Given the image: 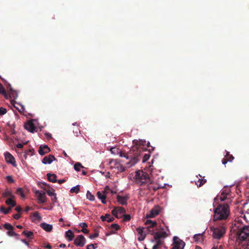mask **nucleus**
Wrapping results in <instances>:
<instances>
[{"instance_id":"24","label":"nucleus","mask_w":249,"mask_h":249,"mask_svg":"<svg viewBox=\"0 0 249 249\" xmlns=\"http://www.w3.org/2000/svg\"><path fill=\"white\" fill-rule=\"evenodd\" d=\"M101 219L103 221H106L107 222H111L114 220V218L109 214H106L105 215H102Z\"/></svg>"},{"instance_id":"4","label":"nucleus","mask_w":249,"mask_h":249,"mask_svg":"<svg viewBox=\"0 0 249 249\" xmlns=\"http://www.w3.org/2000/svg\"><path fill=\"white\" fill-rule=\"evenodd\" d=\"M111 169H114L116 173H118L125 171V167L121 163V161L118 159H111L108 163Z\"/></svg>"},{"instance_id":"7","label":"nucleus","mask_w":249,"mask_h":249,"mask_svg":"<svg viewBox=\"0 0 249 249\" xmlns=\"http://www.w3.org/2000/svg\"><path fill=\"white\" fill-rule=\"evenodd\" d=\"M213 231V236L215 239L221 238L225 233V229L223 226L211 228Z\"/></svg>"},{"instance_id":"44","label":"nucleus","mask_w":249,"mask_h":249,"mask_svg":"<svg viewBox=\"0 0 249 249\" xmlns=\"http://www.w3.org/2000/svg\"><path fill=\"white\" fill-rule=\"evenodd\" d=\"M226 158L227 159H228L229 161H232L234 159V157L232 155H230L229 152H227V154L226 155Z\"/></svg>"},{"instance_id":"36","label":"nucleus","mask_w":249,"mask_h":249,"mask_svg":"<svg viewBox=\"0 0 249 249\" xmlns=\"http://www.w3.org/2000/svg\"><path fill=\"white\" fill-rule=\"evenodd\" d=\"M79 190H80V185H77L75 187H72L71 190H70V192L71 193H78L79 191Z\"/></svg>"},{"instance_id":"8","label":"nucleus","mask_w":249,"mask_h":249,"mask_svg":"<svg viewBox=\"0 0 249 249\" xmlns=\"http://www.w3.org/2000/svg\"><path fill=\"white\" fill-rule=\"evenodd\" d=\"M185 243L178 237L175 236L173 237V242L171 245V249H183Z\"/></svg>"},{"instance_id":"17","label":"nucleus","mask_w":249,"mask_h":249,"mask_svg":"<svg viewBox=\"0 0 249 249\" xmlns=\"http://www.w3.org/2000/svg\"><path fill=\"white\" fill-rule=\"evenodd\" d=\"M25 128L30 131V132L33 133L36 127L35 124H33L32 121H28L24 125Z\"/></svg>"},{"instance_id":"19","label":"nucleus","mask_w":249,"mask_h":249,"mask_svg":"<svg viewBox=\"0 0 249 249\" xmlns=\"http://www.w3.org/2000/svg\"><path fill=\"white\" fill-rule=\"evenodd\" d=\"M55 157L52 155H49L48 156H45L42 160L43 164H50L53 160H55Z\"/></svg>"},{"instance_id":"18","label":"nucleus","mask_w":249,"mask_h":249,"mask_svg":"<svg viewBox=\"0 0 249 249\" xmlns=\"http://www.w3.org/2000/svg\"><path fill=\"white\" fill-rule=\"evenodd\" d=\"M5 159L7 162L14 164L15 163V160L14 157L9 152L5 153Z\"/></svg>"},{"instance_id":"56","label":"nucleus","mask_w":249,"mask_h":249,"mask_svg":"<svg viewBox=\"0 0 249 249\" xmlns=\"http://www.w3.org/2000/svg\"><path fill=\"white\" fill-rule=\"evenodd\" d=\"M81 231L85 234H88L89 233V231L86 228H83L82 230H81Z\"/></svg>"},{"instance_id":"28","label":"nucleus","mask_w":249,"mask_h":249,"mask_svg":"<svg viewBox=\"0 0 249 249\" xmlns=\"http://www.w3.org/2000/svg\"><path fill=\"white\" fill-rule=\"evenodd\" d=\"M32 218L33 221H35L36 220L40 221L41 217L38 212H36L32 213Z\"/></svg>"},{"instance_id":"41","label":"nucleus","mask_w":249,"mask_h":249,"mask_svg":"<svg viewBox=\"0 0 249 249\" xmlns=\"http://www.w3.org/2000/svg\"><path fill=\"white\" fill-rule=\"evenodd\" d=\"M83 167H84L82 165V164L79 162L76 163L74 166V169L77 171H79L80 168Z\"/></svg>"},{"instance_id":"47","label":"nucleus","mask_w":249,"mask_h":249,"mask_svg":"<svg viewBox=\"0 0 249 249\" xmlns=\"http://www.w3.org/2000/svg\"><path fill=\"white\" fill-rule=\"evenodd\" d=\"M123 215H124L123 220L124 221H128L130 220L131 216L129 214H124Z\"/></svg>"},{"instance_id":"40","label":"nucleus","mask_w":249,"mask_h":249,"mask_svg":"<svg viewBox=\"0 0 249 249\" xmlns=\"http://www.w3.org/2000/svg\"><path fill=\"white\" fill-rule=\"evenodd\" d=\"M4 228L8 230H13L14 227L9 223H6L3 225Z\"/></svg>"},{"instance_id":"55","label":"nucleus","mask_w":249,"mask_h":249,"mask_svg":"<svg viewBox=\"0 0 249 249\" xmlns=\"http://www.w3.org/2000/svg\"><path fill=\"white\" fill-rule=\"evenodd\" d=\"M128 154H129V152L128 153H123L121 152L120 156L122 157H125L127 159V155Z\"/></svg>"},{"instance_id":"63","label":"nucleus","mask_w":249,"mask_h":249,"mask_svg":"<svg viewBox=\"0 0 249 249\" xmlns=\"http://www.w3.org/2000/svg\"><path fill=\"white\" fill-rule=\"evenodd\" d=\"M159 248V247L156 245H155L153 248H152V249H158Z\"/></svg>"},{"instance_id":"20","label":"nucleus","mask_w":249,"mask_h":249,"mask_svg":"<svg viewBox=\"0 0 249 249\" xmlns=\"http://www.w3.org/2000/svg\"><path fill=\"white\" fill-rule=\"evenodd\" d=\"M50 151V148L46 145L40 146L38 150L40 155H44Z\"/></svg>"},{"instance_id":"32","label":"nucleus","mask_w":249,"mask_h":249,"mask_svg":"<svg viewBox=\"0 0 249 249\" xmlns=\"http://www.w3.org/2000/svg\"><path fill=\"white\" fill-rule=\"evenodd\" d=\"M195 182L196 184L197 185V186L200 187L206 182V179L202 178H198V180L197 181H195Z\"/></svg>"},{"instance_id":"54","label":"nucleus","mask_w":249,"mask_h":249,"mask_svg":"<svg viewBox=\"0 0 249 249\" xmlns=\"http://www.w3.org/2000/svg\"><path fill=\"white\" fill-rule=\"evenodd\" d=\"M15 210L16 211H17L18 212L20 213L22 209H21L20 206H18L16 207Z\"/></svg>"},{"instance_id":"16","label":"nucleus","mask_w":249,"mask_h":249,"mask_svg":"<svg viewBox=\"0 0 249 249\" xmlns=\"http://www.w3.org/2000/svg\"><path fill=\"white\" fill-rule=\"evenodd\" d=\"M244 225L242 224V223L239 220L235 221L232 224V230L236 232L237 231H239L240 230V228H242V226Z\"/></svg>"},{"instance_id":"60","label":"nucleus","mask_w":249,"mask_h":249,"mask_svg":"<svg viewBox=\"0 0 249 249\" xmlns=\"http://www.w3.org/2000/svg\"><path fill=\"white\" fill-rule=\"evenodd\" d=\"M65 182V179H59V180H58L57 181V182L59 184H62V183H64Z\"/></svg>"},{"instance_id":"30","label":"nucleus","mask_w":249,"mask_h":249,"mask_svg":"<svg viewBox=\"0 0 249 249\" xmlns=\"http://www.w3.org/2000/svg\"><path fill=\"white\" fill-rule=\"evenodd\" d=\"M12 198H9L5 201V203L10 206V207H11V208L16 205V202L15 201L13 200Z\"/></svg>"},{"instance_id":"38","label":"nucleus","mask_w":249,"mask_h":249,"mask_svg":"<svg viewBox=\"0 0 249 249\" xmlns=\"http://www.w3.org/2000/svg\"><path fill=\"white\" fill-rule=\"evenodd\" d=\"M229 195L228 193L225 194L224 192H222L220 196V199L221 201L226 200L227 199V196Z\"/></svg>"},{"instance_id":"5","label":"nucleus","mask_w":249,"mask_h":249,"mask_svg":"<svg viewBox=\"0 0 249 249\" xmlns=\"http://www.w3.org/2000/svg\"><path fill=\"white\" fill-rule=\"evenodd\" d=\"M239 240L244 241L249 239V226L244 225L239 231H236Z\"/></svg>"},{"instance_id":"25","label":"nucleus","mask_w":249,"mask_h":249,"mask_svg":"<svg viewBox=\"0 0 249 249\" xmlns=\"http://www.w3.org/2000/svg\"><path fill=\"white\" fill-rule=\"evenodd\" d=\"M194 239L197 243H201L203 241V234H196L194 236Z\"/></svg>"},{"instance_id":"42","label":"nucleus","mask_w":249,"mask_h":249,"mask_svg":"<svg viewBox=\"0 0 249 249\" xmlns=\"http://www.w3.org/2000/svg\"><path fill=\"white\" fill-rule=\"evenodd\" d=\"M7 234L10 236H18L19 235L14 231H13V230H9L7 232Z\"/></svg>"},{"instance_id":"62","label":"nucleus","mask_w":249,"mask_h":249,"mask_svg":"<svg viewBox=\"0 0 249 249\" xmlns=\"http://www.w3.org/2000/svg\"><path fill=\"white\" fill-rule=\"evenodd\" d=\"M30 210V207H26L25 209V211L27 213L29 210Z\"/></svg>"},{"instance_id":"6","label":"nucleus","mask_w":249,"mask_h":249,"mask_svg":"<svg viewBox=\"0 0 249 249\" xmlns=\"http://www.w3.org/2000/svg\"><path fill=\"white\" fill-rule=\"evenodd\" d=\"M151 234L154 236V238L156 241V245H157L159 247L161 246L163 241H162L161 239H164L167 236V234L165 231H161V232H152L151 233Z\"/></svg>"},{"instance_id":"15","label":"nucleus","mask_w":249,"mask_h":249,"mask_svg":"<svg viewBox=\"0 0 249 249\" xmlns=\"http://www.w3.org/2000/svg\"><path fill=\"white\" fill-rule=\"evenodd\" d=\"M145 224L148 226L146 228V231L151 234V232L154 231L153 230H151L150 229L156 226L157 223L156 221H152L151 220H147L145 222Z\"/></svg>"},{"instance_id":"33","label":"nucleus","mask_w":249,"mask_h":249,"mask_svg":"<svg viewBox=\"0 0 249 249\" xmlns=\"http://www.w3.org/2000/svg\"><path fill=\"white\" fill-rule=\"evenodd\" d=\"M22 234L25 235L27 237L29 238V239H33L34 237V233L31 231H24L22 232Z\"/></svg>"},{"instance_id":"58","label":"nucleus","mask_w":249,"mask_h":249,"mask_svg":"<svg viewBox=\"0 0 249 249\" xmlns=\"http://www.w3.org/2000/svg\"><path fill=\"white\" fill-rule=\"evenodd\" d=\"M53 197L52 198V200L53 202H56L57 201V197H56V194L54 195V196H52Z\"/></svg>"},{"instance_id":"50","label":"nucleus","mask_w":249,"mask_h":249,"mask_svg":"<svg viewBox=\"0 0 249 249\" xmlns=\"http://www.w3.org/2000/svg\"><path fill=\"white\" fill-rule=\"evenodd\" d=\"M99 235V233L98 232H95L93 234H91L89 235V238L91 239H94L95 238L98 237Z\"/></svg>"},{"instance_id":"13","label":"nucleus","mask_w":249,"mask_h":249,"mask_svg":"<svg viewBox=\"0 0 249 249\" xmlns=\"http://www.w3.org/2000/svg\"><path fill=\"white\" fill-rule=\"evenodd\" d=\"M86 240L82 235H79L74 240V244L80 247H83L86 244Z\"/></svg>"},{"instance_id":"2","label":"nucleus","mask_w":249,"mask_h":249,"mask_svg":"<svg viewBox=\"0 0 249 249\" xmlns=\"http://www.w3.org/2000/svg\"><path fill=\"white\" fill-rule=\"evenodd\" d=\"M230 214V208L227 203L219 204L214 209L213 213V221L227 219Z\"/></svg>"},{"instance_id":"3","label":"nucleus","mask_w":249,"mask_h":249,"mask_svg":"<svg viewBox=\"0 0 249 249\" xmlns=\"http://www.w3.org/2000/svg\"><path fill=\"white\" fill-rule=\"evenodd\" d=\"M135 179L136 183L140 186L151 183V180L149 177V175L142 170H139L136 172Z\"/></svg>"},{"instance_id":"35","label":"nucleus","mask_w":249,"mask_h":249,"mask_svg":"<svg viewBox=\"0 0 249 249\" xmlns=\"http://www.w3.org/2000/svg\"><path fill=\"white\" fill-rule=\"evenodd\" d=\"M16 194L18 195H20L21 197L24 198L25 195L23 193V190L21 188H18L16 191Z\"/></svg>"},{"instance_id":"52","label":"nucleus","mask_w":249,"mask_h":249,"mask_svg":"<svg viewBox=\"0 0 249 249\" xmlns=\"http://www.w3.org/2000/svg\"><path fill=\"white\" fill-rule=\"evenodd\" d=\"M79 226L82 228H86L88 227V225L85 222L80 223Z\"/></svg>"},{"instance_id":"61","label":"nucleus","mask_w":249,"mask_h":249,"mask_svg":"<svg viewBox=\"0 0 249 249\" xmlns=\"http://www.w3.org/2000/svg\"><path fill=\"white\" fill-rule=\"evenodd\" d=\"M21 241H22L23 243H24L26 245H27V246H28V247L29 246V243L26 241V240H25V239H22V240H21Z\"/></svg>"},{"instance_id":"31","label":"nucleus","mask_w":249,"mask_h":249,"mask_svg":"<svg viewBox=\"0 0 249 249\" xmlns=\"http://www.w3.org/2000/svg\"><path fill=\"white\" fill-rule=\"evenodd\" d=\"M2 196L4 197H10V198L15 197L12 192L8 190H6L4 192L2 193Z\"/></svg>"},{"instance_id":"59","label":"nucleus","mask_w":249,"mask_h":249,"mask_svg":"<svg viewBox=\"0 0 249 249\" xmlns=\"http://www.w3.org/2000/svg\"><path fill=\"white\" fill-rule=\"evenodd\" d=\"M23 146V144H22V143H18L17 145V147L18 148H22Z\"/></svg>"},{"instance_id":"22","label":"nucleus","mask_w":249,"mask_h":249,"mask_svg":"<svg viewBox=\"0 0 249 249\" xmlns=\"http://www.w3.org/2000/svg\"><path fill=\"white\" fill-rule=\"evenodd\" d=\"M40 227L44 230L47 232H50L52 231L53 229V226L52 225L47 224L46 223L43 222L40 224Z\"/></svg>"},{"instance_id":"9","label":"nucleus","mask_w":249,"mask_h":249,"mask_svg":"<svg viewBox=\"0 0 249 249\" xmlns=\"http://www.w3.org/2000/svg\"><path fill=\"white\" fill-rule=\"evenodd\" d=\"M125 212V209L121 207H115L112 210L111 213L116 218H119L122 217Z\"/></svg>"},{"instance_id":"37","label":"nucleus","mask_w":249,"mask_h":249,"mask_svg":"<svg viewBox=\"0 0 249 249\" xmlns=\"http://www.w3.org/2000/svg\"><path fill=\"white\" fill-rule=\"evenodd\" d=\"M87 197L90 201H93L95 199L94 196L89 191L87 192Z\"/></svg>"},{"instance_id":"64","label":"nucleus","mask_w":249,"mask_h":249,"mask_svg":"<svg viewBox=\"0 0 249 249\" xmlns=\"http://www.w3.org/2000/svg\"><path fill=\"white\" fill-rule=\"evenodd\" d=\"M45 247L48 249H51L52 248V246L49 244H48L47 246H45Z\"/></svg>"},{"instance_id":"29","label":"nucleus","mask_w":249,"mask_h":249,"mask_svg":"<svg viewBox=\"0 0 249 249\" xmlns=\"http://www.w3.org/2000/svg\"><path fill=\"white\" fill-rule=\"evenodd\" d=\"M66 237L68 238V240L71 241L72 240L74 237V233L73 232L70 230H68L65 233Z\"/></svg>"},{"instance_id":"10","label":"nucleus","mask_w":249,"mask_h":249,"mask_svg":"<svg viewBox=\"0 0 249 249\" xmlns=\"http://www.w3.org/2000/svg\"><path fill=\"white\" fill-rule=\"evenodd\" d=\"M35 194L37 197L39 203H44L47 201V198L45 192L36 190L35 192Z\"/></svg>"},{"instance_id":"49","label":"nucleus","mask_w":249,"mask_h":249,"mask_svg":"<svg viewBox=\"0 0 249 249\" xmlns=\"http://www.w3.org/2000/svg\"><path fill=\"white\" fill-rule=\"evenodd\" d=\"M5 93V89L2 85L0 83V94H4Z\"/></svg>"},{"instance_id":"51","label":"nucleus","mask_w":249,"mask_h":249,"mask_svg":"<svg viewBox=\"0 0 249 249\" xmlns=\"http://www.w3.org/2000/svg\"><path fill=\"white\" fill-rule=\"evenodd\" d=\"M6 179H7L8 182H9L10 183H13L14 181V180L13 179V178H12V177L10 176H7L6 177Z\"/></svg>"},{"instance_id":"43","label":"nucleus","mask_w":249,"mask_h":249,"mask_svg":"<svg viewBox=\"0 0 249 249\" xmlns=\"http://www.w3.org/2000/svg\"><path fill=\"white\" fill-rule=\"evenodd\" d=\"M46 192L48 195L50 196H53L56 194L54 193V190L53 188H52L51 189L46 190Z\"/></svg>"},{"instance_id":"46","label":"nucleus","mask_w":249,"mask_h":249,"mask_svg":"<svg viewBox=\"0 0 249 249\" xmlns=\"http://www.w3.org/2000/svg\"><path fill=\"white\" fill-rule=\"evenodd\" d=\"M110 228L117 231L120 229V226L119 225L114 223L111 225Z\"/></svg>"},{"instance_id":"23","label":"nucleus","mask_w":249,"mask_h":249,"mask_svg":"<svg viewBox=\"0 0 249 249\" xmlns=\"http://www.w3.org/2000/svg\"><path fill=\"white\" fill-rule=\"evenodd\" d=\"M105 192H101L100 191H98L97 193V196L98 198L101 199L102 203H103V204L106 203V195L105 194Z\"/></svg>"},{"instance_id":"14","label":"nucleus","mask_w":249,"mask_h":249,"mask_svg":"<svg viewBox=\"0 0 249 249\" xmlns=\"http://www.w3.org/2000/svg\"><path fill=\"white\" fill-rule=\"evenodd\" d=\"M9 88L10 90V95L8 94V93L5 91V93L4 94H2L5 99H7L9 98H11V96H13L14 98H16L17 97V94L15 91L13 90V89L12 88L10 84H8V87Z\"/></svg>"},{"instance_id":"53","label":"nucleus","mask_w":249,"mask_h":249,"mask_svg":"<svg viewBox=\"0 0 249 249\" xmlns=\"http://www.w3.org/2000/svg\"><path fill=\"white\" fill-rule=\"evenodd\" d=\"M13 217L15 219H18L20 217V214L19 213H16L13 215Z\"/></svg>"},{"instance_id":"34","label":"nucleus","mask_w":249,"mask_h":249,"mask_svg":"<svg viewBox=\"0 0 249 249\" xmlns=\"http://www.w3.org/2000/svg\"><path fill=\"white\" fill-rule=\"evenodd\" d=\"M11 210V207H9L6 209L4 207L1 206L0 207V212L3 213L5 214H8Z\"/></svg>"},{"instance_id":"1","label":"nucleus","mask_w":249,"mask_h":249,"mask_svg":"<svg viewBox=\"0 0 249 249\" xmlns=\"http://www.w3.org/2000/svg\"><path fill=\"white\" fill-rule=\"evenodd\" d=\"M143 148L141 146H136L132 147L129 152V154L127 155V159H130L129 162H127V167L129 168L136 163L140 160L141 157H142L143 150Z\"/></svg>"},{"instance_id":"21","label":"nucleus","mask_w":249,"mask_h":249,"mask_svg":"<svg viewBox=\"0 0 249 249\" xmlns=\"http://www.w3.org/2000/svg\"><path fill=\"white\" fill-rule=\"evenodd\" d=\"M128 198L127 196H121L120 195H118L117 196V199L118 202L122 204V205H126L127 204V201L128 200Z\"/></svg>"},{"instance_id":"57","label":"nucleus","mask_w":249,"mask_h":249,"mask_svg":"<svg viewBox=\"0 0 249 249\" xmlns=\"http://www.w3.org/2000/svg\"><path fill=\"white\" fill-rule=\"evenodd\" d=\"M228 161H229V160L228 159H227L226 158H224L222 160V162L223 164H225L226 163H227Z\"/></svg>"},{"instance_id":"48","label":"nucleus","mask_w":249,"mask_h":249,"mask_svg":"<svg viewBox=\"0 0 249 249\" xmlns=\"http://www.w3.org/2000/svg\"><path fill=\"white\" fill-rule=\"evenodd\" d=\"M7 112V109L2 107H0V115H3L6 114Z\"/></svg>"},{"instance_id":"27","label":"nucleus","mask_w":249,"mask_h":249,"mask_svg":"<svg viewBox=\"0 0 249 249\" xmlns=\"http://www.w3.org/2000/svg\"><path fill=\"white\" fill-rule=\"evenodd\" d=\"M147 189L149 190H153L155 191L159 189V186L157 184H154L152 180H151V183L146 184Z\"/></svg>"},{"instance_id":"11","label":"nucleus","mask_w":249,"mask_h":249,"mask_svg":"<svg viewBox=\"0 0 249 249\" xmlns=\"http://www.w3.org/2000/svg\"><path fill=\"white\" fill-rule=\"evenodd\" d=\"M161 208L158 206H155L152 208L149 212V214H147L146 217L147 218H153L158 215L160 212Z\"/></svg>"},{"instance_id":"45","label":"nucleus","mask_w":249,"mask_h":249,"mask_svg":"<svg viewBox=\"0 0 249 249\" xmlns=\"http://www.w3.org/2000/svg\"><path fill=\"white\" fill-rule=\"evenodd\" d=\"M97 247V244H90L87 246V249H95Z\"/></svg>"},{"instance_id":"39","label":"nucleus","mask_w":249,"mask_h":249,"mask_svg":"<svg viewBox=\"0 0 249 249\" xmlns=\"http://www.w3.org/2000/svg\"><path fill=\"white\" fill-rule=\"evenodd\" d=\"M149 158H150L149 153L146 154V153H143V156H142V162H146V161H147L149 160Z\"/></svg>"},{"instance_id":"26","label":"nucleus","mask_w":249,"mask_h":249,"mask_svg":"<svg viewBox=\"0 0 249 249\" xmlns=\"http://www.w3.org/2000/svg\"><path fill=\"white\" fill-rule=\"evenodd\" d=\"M47 176L48 178V179L50 182L54 183L57 181V180H56L57 176L55 174H52L50 173H48L47 174Z\"/></svg>"},{"instance_id":"12","label":"nucleus","mask_w":249,"mask_h":249,"mask_svg":"<svg viewBox=\"0 0 249 249\" xmlns=\"http://www.w3.org/2000/svg\"><path fill=\"white\" fill-rule=\"evenodd\" d=\"M136 231L138 232V234L140 236L138 237V239L140 241H143L146 236V232L149 233L147 231H146V228L143 227H139L136 229Z\"/></svg>"}]
</instances>
